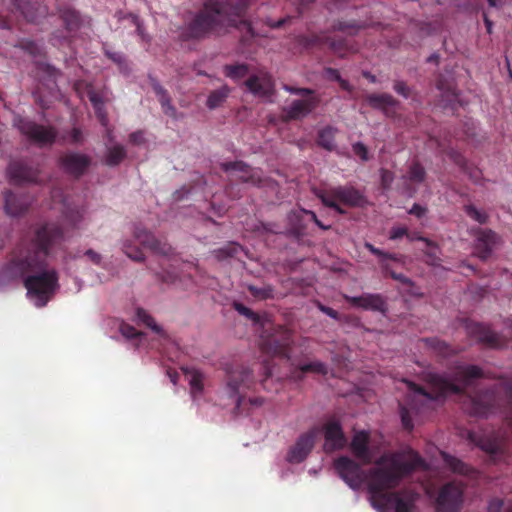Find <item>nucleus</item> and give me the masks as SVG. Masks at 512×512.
Masks as SVG:
<instances>
[{
    "label": "nucleus",
    "instance_id": "nucleus-45",
    "mask_svg": "<svg viewBox=\"0 0 512 512\" xmlns=\"http://www.w3.org/2000/svg\"><path fill=\"white\" fill-rule=\"evenodd\" d=\"M368 452V433L354 429V457Z\"/></svg>",
    "mask_w": 512,
    "mask_h": 512
},
{
    "label": "nucleus",
    "instance_id": "nucleus-26",
    "mask_svg": "<svg viewBox=\"0 0 512 512\" xmlns=\"http://www.w3.org/2000/svg\"><path fill=\"white\" fill-rule=\"evenodd\" d=\"M59 15L67 32L72 33L80 29L83 24L81 14L71 7H64L59 9Z\"/></svg>",
    "mask_w": 512,
    "mask_h": 512
},
{
    "label": "nucleus",
    "instance_id": "nucleus-36",
    "mask_svg": "<svg viewBox=\"0 0 512 512\" xmlns=\"http://www.w3.org/2000/svg\"><path fill=\"white\" fill-rule=\"evenodd\" d=\"M234 309L240 314L251 320L255 325L265 329L267 326H271L270 320L266 316H262L252 309L246 307L242 303L235 302Z\"/></svg>",
    "mask_w": 512,
    "mask_h": 512
},
{
    "label": "nucleus",
    "instance_id": "nucleus-10",
    "mask_svg": "<svg viewBox=\"0 0 512 512\" xmlns=\"http://www.w3.org/2000/svg\"><path fill=\"white\" fill-rule=\"evenodd\" d=\"M463 487L455 482L444 484L435 500L436 512H458L463 503Z\"/></svg>",
    "mask_w": 512,
    "mask_h": 512
},
{
    "label": "nucleus",
    "instance_id": "nucleus-63",
    "mask_svg": "<svg viewBox=\"0 0 512 512\" xmlns=\"http://www.w3.org/2000/svg\"><path fill=\"white\" fill-rule=\"evenodd\" d=\"M504 502L502 499L493 498L488 502L487 512H501Z\"/></svg>",
    "mask_w": 512,
    "mask_h": 512
},
{
    "label": "nucleus",
    "instance_id": "nucleus-23",
    "mask_svg": "<svg viewBox=\"0 0 512 512\" xmlns=\"http://www.w3.org/2000/svg\"><path fill=\"white\" fill-rule=\"evenodd\" d=\"M4 199L5 211L11 216H20L24 214L30 206V202L26 197L17 195L12 191H6L4 193Z\"/></svg>",
    "mask_w": 512,
    "mask_h": 512
},
{
    "label": "nucleus",
    "instance_id": "nucleus-28",
    "mask_svg": "<svg viewBox=\"0 0 512 512\" xmlns=\"http://www.w3.org/2000/svg\"><path fill=\"white\" fill-rule=\"evenodd\" d=\"M315 43H319L328 46L334 53L339 56H344L349 50L348 42L344 38L334 35L331 36H317L314 40Z\"/></svg>",
    "mask_w": 512,
    "mask_h": 512
},
{
    "label": "nucleus",
    "instance_id": "nucleus-17",
    "mask_svg": "<svg viewBox=\"0 0 512 512\" xmlns=\"http://www.w3.org/2000/svg\"><path fill=\"white\" fill-rule=\"evenodd\" d=\"M133 236L141 246L156 254L168 256L172 252V247L169 244L160 241L152 232L140 225L135 226Z\"/></svg>",
    "mask_w": 512,
    "mask_h": 512
},
{
    "label": "nucleus",
    "instance_id": "nucleus-39",
    "mask_svg": "<svg viewBox=\"0 0 512 512\" xmlns=\"http://www.w3.org/2000/svg\"><path fill=\"white\" fill-rule=\"evenodd\" d=\"M403 178L412 183L421 184L426 178L425 168L419 161H413L409 165L407 173Z\"/></svg>",
    "mask_w": 512,
    "mask_h": 512
},
{
    "label": "nucleus",
    "instance_id": "nucleus-18",
    "mask_svg": "<svg viewBox=\"0 0 512 512\" xmlns=\"http://www.w3.org/2000/svg\"><path fill=\"white\" fill-rule=\"evenodd\" d=\"M246 88L257 97L270 98L274 95V81L267 73L252 75L245 81Z\"/></svg>",
    "mask_w": 512,
    "mask_h": 512
},
{
    "label": "nucleus",
    "instance_id": "nucleus-34",
    "mask_svg": "<svg viewBox=\"0 0 512 512\" xmlns=\"http://www.w3.org/2000/svg\"><path fill=\"white\" fill-rule=\"evenodd\" d=\"M368 102L373 108L382 110L385 114H388L389 110L398 104L397 100L388 93L371 94L368 97Z\"/></svg>",
    "mask_w": 512,
    "mask_h": 512
},
{
    "label": "nucleus",
    "instance_id": "nucleus-1",
    "mask_svg": "<svg viewBox=\"0 0 512 512\" xmlns=\"http://www.w3.org/2000/svg\"><path fill=\"white\" fill-rule=\"evenodd\" d=\"M64 238L60 226L47 223L35 228L29 242H22L3 271L10 279H21L27 295L37 307H44L59 287L58 273L48 268L50 250Z\"/></svg>",
    "mask_w": 512,
    "mask_h": 512
},
{
    "label": "nucleus",
    "instance_id": "nucleus-13",
    "mask_svg": "<svg viewBox=\"0 0 512 512\" xmlns=\"http://www.w3.org/2000/svg\"><path fill=\"white\" fill-rule=\"evenodd\" d=\"M223 171L230 174L232 181L249 183L254 186H260L262 179L257 170L251 168L243 161L224 162L221 164Z\"/></svg>",
    "mask_w": 512,
    "mask_h": 512
},
{
    "label": "nucleus",
    "instance_id": "nucleus-9",
    "mask_svg": "<svg viewBox=\"0 0 512 512\" xmlns=\"http://www.w3.org/2000/svg\"><path fill=\"white\" fill-rule=\"evenodd\" d=\"M474 235L473 255L481 261L488 260L495 249L501 244L502 238L494 230L490 228L472 229Z\"/></svg>",
    "mask_w": 512,
    "mask_h": 512
},
{
    "label": "nucleus",
    "instance_id": "nucleus-56",
    "mask_svg": "<svg viewBox=\"0 0 512 512\" xmlns=\"http://www.w3.org/2000/svg\"><path fill=\"white\" fill-rule=\"evenodd\" d=\"M120 331H121L122 335L128 339H134L141 335L140 332L135 327H133L129 324L121 325Z\"/></svg>",
    "mask_w": 512,
    "mask_h": 512
},
{
    "label": "nucleus",
    "instance_id": "nucleus-29",
    "mask_svg": "<svg viewBox=\"0 0 512 512\" xmlns=\"http://www.w3.org/2000/svg\"><path fill=\"white\" fill-rule=\"evenodd\" d=\"M441 457L445 466L455 474L469 476L474 473V469L471 466L447 452H441Z\"/></svg>",
    "mask_w": 512,
    "mask_h": 512
},
{
    "label": "nucleus",
    "instance_id": "nucleus-22",
    "mask_svg": "<svg viewBox=\"0 0 512 512\" xmlns=\"http://www.w3.org/2000/svg\"><path fill=\"white\" fill-rule=\"evenodd\" d=\"M354 307L379 312L382 315H386L388 310L386 299L382 295L369 293L358 297L354 296Z\"/></svg>",
    "mask_w": 512,
    "mask_h": 512
},
{
    "label": "nucleus",
    "instance_id": "nucleus-5",
    "mask_svg": "<svg viewBox=\"0 0 512 512\" xmlns=\"http://www.w3.org/2000/svg\"><path fill=\"white\" fill-rule=\"evenodd\" d=\"M283 89L291 94L302 96V99L293 100L289 106L282 108L281 119L285 123L305 118L319 104L320 100L313 89L298 88L288 84L283 85Z\"/></svg>",
    "mask_w": 512,
    "mask_h": 512
},
{
    "label": "nucleus",
    "instance_id": "nucleus-42",
    "mask_svg": "<svg viewBox=\"0 0 512 512\" xmlns=\"http://www.w3.org/2000/svg\"><path fill=\"white\" fill-rule=\"evenodd\" d=\"M136 317L137 319L149 327L153 332L157 333L160 336H165V332L160 325H158L155 319L143 308L136 309Z\"/></svg>",
    "mask_w": 512,
    "mask_h": 512
},
{
    "label": "nucleus",
    "instance_id": "nucleus-37",
    "mask_svg": "<svg viewBox=\"0 0 512 512\" xmlns=\"http://www.w3.org/2000/svg\"><path fill=\"white\" fill-rule=\"evenodd\" d=\"M365 247L375 256L378 257L381 270L384 268V264L389 262L403 263V256L395 253H387L379 248H376L371 243L366 242Z\"/></svg>",
    "mask_w": 512,
    "mask_h": 512
},
{
    "label": "nucleus",
    "instance_id": "nucleus-48",
    "mask_svg": "<svg viewBox=\"0 0 512 512\" xmlns=\"http://www.w3.org/2000/svg\"><path fill=\"white\" fill-rule=\"evenodd\" d=\"M466 215L479 224H486L489 220V215L484 210L478 209L473 204H466L463 207Z\"/></svg>",
    "mask_w": 512,
    "mask_h": 512
},
{
    "label": "nucleus",
    "instance_id": "nucleus-55",
    "mask_svg": "<svg viewBox=\"0 0 512 512\" xmlns=\"http://www.w3.org/2000/svg\"><path fill=\"white\" fill-rule=\"evenodd\" d=\"M393 90L405 99L410 97V88L402 80H397L393 84Z\"/></svg>",
    "mask_w": 512,
    "mask_h": 512
},
{
    "label": "nucleus",
    "instance_id": "nucleus-27",
    "mask_svg": "<svg viewBox=\"0 0 512 512\" xmlns=\"http://www.w3.org/2000/svg\"><path fill=\"white\" fill-rule=\"evenodd\" d=\"M263 346L264 349L273 353L274 355H278L283 358H289V336L286 332L282 336L281 340H278L274 336L268 337L267 340L264 341Z\"/></svg>",
    "mask_w": 512,
    "mask_h": 512
},
{
    "label": "nucleus",
    "instance_id": "nucleus-6",
    "mask_svg": "<svg viewBox=\"0 0 512 512\" xmlns=\"http://www.w3.org/2000/svg\"><path fill=\"white\" fill-rule=\"evenodd\" d=\"M13 125L24 135L29 141L37 144L39 147H50L57 139L58 130L52 125H42L37 122L15 115Z\"/></svg>",
    "mask_w": 512,
    "mask_h": 512
},
{
    "label": "nucleus",
    "instance_id": "nucleus-16",
    "mask_svg": "<svg viewBox=\"0 0 512 512\" xmlns=\"http://www.w3.org/2000/svg\"><path fill=\"white\" fill-rule=\"evenodd\" d=\"M8 174L11 181L16 184L41 183L39 170L22 160L12 161L8 166Z\"/></svg>",
    "mask_w": 512,
    "mask_h": 512
},
{
    "label": "nucleus",
    "instance_id": "nucleus-20",
    "mask_svg": "<svg viewBox=\"0 0 512 512\" xmlns=\"http://www.w3.org/2000/svg\"><path fill=\"white\" fill-rule=\"evenodd\" d=\"M11 11L19 12L28 22H37L47 13L45 6L28 0H12Z\"/></svg>",
    "mask_w": 512,
    "mask_h": 512
},
{
    "label": "nucleus",
    "instance_id": "nucleus-11",
    "mask_svg": "<svg viewBox=\"0 0 512 512\" xmlns=\"http://www.w3.org/2000/svg\"><path fill=\"white\" fill-rule=\"evenodd\" d=\"M496 409V395L493 389H486L484 392L469 396L465 410L475 417H488Z\"/></svg>",
    "mask_w": 512,
    "mask_h": 512
},
{
    "label": "nucleus",
    "instance_id": "nucleus-31",
    "mask_svg": "<svg viewBox=\"0 0 512 512\" xmlns=\"http://www.w3.org/2000/svg\"><path fill=\"white\" fill-rule=\"evenodd\" d=\"M382 273L384 274L385 277L389 276L391 277L393 280L395 281H398L399 283H401L404 287H406V291L408 293H410L411 295H418V291H417V287L414 283V281L407 277L406 275H404L403 273H397L392 265H391V262H389L388 264H384V268L382 269Z\"/></svg>",
    "mask_w": 512,
    "mask_h": 512
},
{
    "label": "nucleus",
    "instance_id": "nucleus-61",
    "mask_svg": "<svg viewBox=\"0 0 512 512\" xmlns=\"http://www.w3.org/2000/svg\"><path fill=\"white\" fill-rule=\"evenodd\" d=\"M407 238L410 242H413V241H422L426 244L427 247H435V244L433 241H431L429 238L427 237H424L422 235H420L419 233L417 232H413V233H408L407 232Z\"/></svg>",
    "mask_w": 512,
    "mask_h": 512
},
{
    "label": "nucleus",
    "instance_id": "nucleus-58",
    "mask_svg": "<svg viewBox=\"0 0 512 512\" xmlns=\"http://www.w3.org/2000/svg\"><path fill=\"white\" fill-rule=\"evenodd\" d=\"M354 156H358L362 161L368 160V150L362 142L354 143Z\"/></svg>",
    "mask_w": 512,
    "mask_h": 512
},
{
    "label": "nucleus",
    "instance_id": "nucleus-62",
    "mask_svg": "<svg viewBox=\"0 0 512 512\" xmlns=\"http://www.w3.org/2000/svg\"><path fill=\"white\" fill-rule=\"evenodd\" d=\"M83 133L80 128L74 127L69 133V142L71 144H81L83 142Z\"/></svg>",
    "mask_w": 512,
    "mask_h": 512
},
{
    "label": "nucleus",
    "instance_id": "nucleus-53",
    "mask_svg": "<svg viewBox=\"0 0 512 512\" xmlns=\"http://www.w3.org/2000/svg\"><path fill=\"white\" fill-rule=\"evenodd\" d=\"M380 179H381V185L383 189L387 190L391 187L393 181H394V174L392 171L381 168L380 169Z\"/></svg>",
    "mask_w": 512,
    "mask_h": 512
},
{
    "label": "nucleus",
    "instance_id": "nucleus-8",
    "mask_svg": "<svg viewBox=\"0 0 512 512\" xmlns=\"http://www.w3.org/2000/svg\"><path fill=\"white\" fill-rule=\"evenodd\" d=\"M318 428V435L323 434L324 445L323 449L326 453H332L337 450L343 449L347 444V438L343 432L340 419L333 415L328 417L321 426Z\"/></svg>",
    "mask_w": 512,
    "mask_h": 512
},
{
    "label": "nucleus",
    "instance_id": "nucleus-14",
    "mask_svg": "<svg viewBox=\"0 0 512 512\" xmlns=\"http://www.w3.org/2000/svg\"><path fill=\"white\" fill-rule=\"evenodd\" d=\"M59 165L63 171L74 178L83 176L91 165V158L78 152H67L59 157Z\"/></svg>",
    "mask_w": 512,
    "mask_h": 512
},
{
    "label": "nucleus",
    "instance_id": "nucleus-50",
    "mask_svg": "<svg viewBox=\"0 0 512 512\" xmlns=\"http://www.w3.org/2000/svg\"><path fill=\"white\" fill-rule=\"evenodd\" d=\"M104 54L107 58H109L111 61H113L115 64L118 65L119 70L122 73L128 72V64L126 62V58L124 54L121 52H115L109 49L106 45L103 47Z\"/></svg>",
    "mask_w": 512,
    "mask_h": 512
},
{
    "label": "nucleus",
    "instance_id": "nucleus-32",
    "mask_svg": "<svg viewBox=\"0 0 512 512\" xmlns=\"http://www.w3.org/2000/svg\"><path fill=\"white\" fill-rule=\"evenodd\" d=\"M223 5L221 18L226 16L242 17L249 6V0H220Z\"/></svg>",
    "mask_w": 512,
    "mask_h": 512
},
{
    "label": "nucleus",
    "instance_id": "nucleus-35",
    "mask_svg": "<svg viewBox=\"0 0 512 512\" xmlns=\"http://www.w3.org/2000/svg\"><path fill=\"white\" fill-rule=\"evenodd\" d=\"M334 469L340 478L352 488V459L347 456H340L334 460Z\"/></svg>",
    "mask_w": 512,
    "mask_h": 512
},
{
    "label": "nucleus",
    "instance_id": "nucleus-21",
    "mask_svg": "<svg viewBox=\"0 0 512 512\" xmlns=\"http://www.w3.org/2000/svg\"><path fill=\"white\" fill-rule=\"evenodd\" d=\"M466 330L468 335L479 343L489 347L498 345V336L488 325L472 322L466 325Z\"/></svg>",
    "mask_w": 512,
    "mask_h": 512
},
{
    "label": "nucleus",
    "instance_id": "nucleus-33",
    "mask_svg": "<svg viewBox=\"0 0 512 512\" xmlns=\"http://www.w3.org/2000/svg\"><path fill=\"white\" fill-rule=\"evenodd\" d=\"M185 376L189 377L190 392L193 398L201 395L204 390V375L195 368H183Z\"/></svg>",
    "mask_w": 512,
    "mask_h": 512
},
{
    "label": "nucleus",
    "instance_id": "nucleus-41",
    "mask_svg": "<svg viewBox=\"0 0 512 512\" xmlns=\"http://www.w3.org/2000/svg\"><path fill=\"white\" fill-rule=\"evenodd\" d=\"M230 93V89L227 86H223L219 89L213 90L207 99V107L209 109H215L221 106L227 99Z\"/></svg>",
    "mask_w": 512,
    "mask_h": 512
},
{
    "label": "nucleus",
    "instance_id": "nucleus-2",
    "mask_svg": "<svg viewBox=\"0 0 512 512\" xmlns=\"http://www.w3.org/2000/svg\"><path fill=\"white\" fill-rule=\"evenodd\" d=\"M424 464L422 457L412 450L383 455L368 476V498L378 512H412L418 494L412 491L389 492L401 480Z\"/></svg>",
    "mask_w": 512,
    "mask_h": 512
},
{
    "label": "nucleus",
    "instance_id": "nucleus-40",
    "mask_svg": "<svg viewBox=\"0 0 512 512\" xmlns=\"http://www.w3.org/2000/svg\"><path fill=\"white\" fill-rule=\"evenodd\" d=\"M242 250L243 248L241 245L235 242H230L221 248L215 249L213 251V255L217 260L222 261L228 258L236 257Z\"/></svg>",
    "mask_w": 512,
    "mask_h": 512
},
{
    "label": "nucleus",
    "instance_id": "nucleus-3",
    "mask_svg": "<svg viewBox=\"0 0 512 512\" xmlns=\"http://www.w3.org/2000/svg\"><path fill=\"white\" fill-rule=\"evenodd\" d=\"M483 377L484 371L480 366L457 362L452 373L434 370L421 372L420 379L429 387L430 391L412 381H405L409 393L407 406L399 405L402 426L408 431L414 428L410 409L420 410L429 403L443 401L450 394L463 393Z\"/></svg>",
    "mask_w": 512,
    "mask_h": 512
},
{
    "label": "nucleus",
    "instance_id": "nucleus-43",
    "mask_svg": "<svg viewBox=\"0 0 512 512\" xmlns=\"http://www.w3.org/2000/svg\"><path fill=\"white\" fill-rule=\"evenodd\" d=\"M249 72V66L245 63L231 64L224 66V74L232 80H240Z\"/></svg>",
    "mask_w": 512,
    "mask_h": 512
},
{
    "label": "nucleus",
    "instance_id": "nucleus-30",
    "mask_svg": "<svg viewBox=\"0 0 512 512\" xmlns=\"http://www.w3.org/2000/svg\"><path fill=\"white\" fill-rule=\"evenodd\" d=\"M306 373L326 375L328 373V367L325 363L321 361H312L300 365L292 372L291 376L295 380H302L304 378V374Z\"/></svg>",
    "mask_w": 512,
    "mask_h": 512
},
{
    "label": "nucleus",
    "instance_id": "nucleus-51",
    "mask_svg": "<svg viewBox=\"0 0 512 512\" xmlns=\"http://www.w3.org/2000/svg\"><path fill=\"white\" fill-rule=\"evenodd\" d=\"M225 194L231 200H236L242 197V189L237 183L232 181V179H229V182L225 187Z\"/></svg>",
    "mask_w": 512,
    "mask_h": 512
},
{
    "label": "nucleus",
    "instance_id": "nucleus-57",
    "mask_svg": "<svg viewBox=\"0 0 512 512\" xmlns=\"http://www.w3.org/2000/svg\"><path fill=\"white\" fill-rule=\"evenodd\" d=\"M407 228L404 226H394L389 231V239L390 240H398L403 236L407 237Z\"/></svg>",
    "mask_w": 512,
    "mask_h": 512
},
{
    "label": "nucleus",
    "instance_id": "nucleus-7",
    "mask_svg": "<svg viewBox=\"0 0 512 512\" xmlns=\"http://www.w3.org/2000/svg\"><path fill=\"white\" fill-rule=\"evenodd\" d=\"M254 384L253 370L243 365H236L226 371V392L235 401L236 408L243 401L242 390L250 389Z\"/></svg>",
    "mask_w": 512,
    "mask_h": 512
},
{
    "label": "nucleus",
    "instance_id": "nucleus-38",
    "mask_svg": "<svg viewBox=\"0 0 512 512\" xmlns=\"http://www.w3.org/2000/svg\"><path fill=\"white\" fill-rule=\"evenodd\" d=\"M153 89L158 96L163 112L168 116L175 117L176 109L171 104V99L168 92L158 83L153 84Z\"/></svg>",
    "mask_w": 512,
    "mask_h": 512
},
{
    "label": "nucleus",
    "instance_id": "nucleus-19",
    "mask_svg": "<svg viewBox=\"0 0 512 512\" xmlns=\"http://www.w3.org/2000/svg\"><path fill=\"white\" fill-rule=\"evenodd\" d=\"M468 441L491 457L495 458L502 452L501 443L494 434H484L476 431L467 432Z\"/></svg>",
    "mask_w": 512,
    "mask_h": 512
},
{
    "label": "nucleus",
    "instance_id": "nucleus-25",
    "mask_svg": "<svg viewBox=\"0 0 512 512\" xmlns=\"http://www.w3.org/2000/svg\"><path fill=\"white\" fill-rule=\"evenodd\" d=\"M420 341L425 343L429 349H431L437 356L442 358H450L461 352V349L454 348L449 343L437 337L422 338Z\"/></svg>",
    "mask_w": 512,
    "mask_h": 512
},
{
    "label": "nucleus",
    "instance_id": "nucleus-52",
    "mask_svg": "<svg viewBox=\"0 0 512 512\" xmlns=\"http://www.w3.org/2000/svg\"><path fill=\"white\" fill-rule=\"evenodd\" d=\"M325 75L330 80L338 81L340 83V86L342 87V89L350 91V84H349V82L347 80H343L341 78L340 73H339L338 70L333 69V68H327L325 70Z\"/></svg>",
    "mask_w": 512,
    "mask_h": 512
},
{
    "label": "nucleus",
    "instance_id": "nucleus-12",
    "mask_svg": "<svg viewBox=\"0 0 512 512\" xmlns=\"http://www.w3.org/2000/svg\"><path fill=\"white\" fill-rule=\"evenodd\" d=\"M317 196L322 203L336 212L346 213L352 207V190L345 188H333L320 191Z\"/></svg>",
    "mask_w": 512,
    "mask_h": 512
},
{
    "label": "nucleus",
    "instance_id": "nucleus-24",
    "mask_svg": "<svg viewBox=\"0 0 512 512\" xmlns=\"http://www.w3.org/2000/svg\"><path fill=\"white\" fill-rule=\"evenodd\" d=\"M57 196L61 198L63 202V215L65 220L70 224L73 228L77 227V225L82 221L84 217L85 210L83 207L79 206H70L66 203V199L62 198V192L60 190L54 189L52 191V198L55 199Z\"/></svg>",
    "mask_w": 512,
    "mask_h": 512
},
{
    "label": "nucleus",
    "instance_id": "nucleus-44",
    "mask_svg": "<svg viewBox=\"0 0 512 512\" xmlns=\"http://www.w3.org/2000/svg\"><path fill=\"white\" fill-rule=\"evenodd\" d=\"M249 293L257 300H267L274 298V287L270 284H265L262 287L255 285H247Z\"/></svg>",
    "mask_w": 512,
    "mask_h": 512
},
{
    "label": "nucleus",
    "instance_id": "nucleus-54",
    "mask_svg": "<svg viewBox=\"0 0 512 512\" xmlns=\"http://www.w3.org/2000/svg\"><path fill=\"white\" fill-rule=\"evenodd\" d=\"M448 156L460 168L464 170L467 168V160L459 151L451 149L448 152Z\"/></svg>",
    "mask_w": 512,
    "mask_h": 512
},
{
    "label": "nucleus",
    "instance_id": "nucleus-15",
    "mask_svg": "<svg viewBox=\"0 0 512 512\" xmlns=\"http://www.w3.org/2000/svg\"><path fill=\"white\" fill-rule=\"evenodd\" d=\"M318 431L317 427H313L308 432L300 435L295 445L289 450L287 460L291 463L304 461L314 447Z\"/></svg>",
    "mask_w": 512,
    "mask_h": 512
},
{
    "label": "nucleus",
    "instance_id": "nucleus-60",
    "mask_svg": "<svg viewBox=\"0 0 512 512\" xmlns=\"http://www.w3.org/2000/svg\"><path fill=\"white\" fill-rule=\"evenodd\" d=\"M88 97L95 109V112H99L102 109V106H104L101 96L95 91H90L88 93Z\"/></svg>",
    "mask_w": 512,
    "mask_h": 512
},
{
    "label": "nucleus",
    "instance_id": "nucleus-46",
    "mask_svg": "<svg viewBox=\"0 0 512 512\" xmlns=\"http://www.w3.org/2000/svg\"><path fill=\"white\" fill-rule=\"evenodd\" d=\"M126 157V151L123 146L116 145L108 149L105 157V164L108 166H117Z\"/></svg>",
    "mask_w": 512,
    "mask_h": 512
},
{
    "label": "nucleus",
    "instance_id": "nucleus-4",
    "mask_svg": "<svg viewBox=\"0 0 512 512\" xmlns=\"http://www.w3.org/2000/svg\"><path fill=\"white\" fill-rule=\"evenodd\" d=\"M222 9L220 0H204L203 8L182 28L180 39H201L214 32L220 26Z\"/></svg>",
    "mask_w": 512,
    "mask_h": 512
},
{
    "label": "nucleus",
    "instance_id": "nucleus-47",
    "mask_svg": "<svg viewBox=\"0 0 512 512\" xmlns=\"http://www.w3.org/2000/svg\"><path fill=\"white\" fill-rule=\"evenodd\" d=\"M122 250L131 260L135 262H143L145 255L140 247L133 244L132 240H124L122 243Z\"/></svg>",
    "mask_w": 512,
    "mask_h": 512
},
{
    "label": "nucleus",
    "instance_id": "nucleus-59",
    "mask_svg": "<svg viewBox=\"0 0 512 512\" xmlns=\"http://www.w3.org/2000/svg\"><path fill=\"white\" fill-rule=\"evenodd\" d=\"M23 48L33 56L42 55V47L33 41H27L23 44Z\"/></svg>",
    "mask_w": 512,
    "mask_h": 512
},
{
    "label": "nucleus",
    "instance_id": "nucleus-49",
    "mask_svg": "<svg viewBox=\"0 0 512 512\" xmlns=\"http://www.w3.org/2000/svg\"><path fill=\"white\" fill-rule=\"evenodd\" d=\"M317 143L319 146L332 150L334 147V129L325 127L318 132Z\"/></svg>",
    "mask_w": 512,
    "mask_h": 512
},
{
    "label": "nucleus",
    "instance_id": "nucleus-64",
    "mask_svg": "<svg viewBox=\"0 0 512 512\" xmlns=\"http://www.w3.org/2000/svg\"><path fill=\"white\" fill-rule=\"evenodd\" d=\"M190 193H191L190 187H187L186 185H184L180 189L176 190L173 193V199L175 201H181L184 198H186Z\"/></svg>",
    "mask_w": 512,
    "mask_h": 512
}]
</instances>
